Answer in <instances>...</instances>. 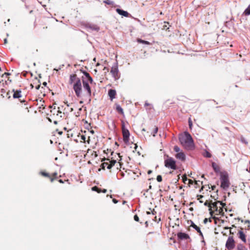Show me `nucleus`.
Here are the masks:
<instances>
[{"label":"nucleus","mask_w":250,"mask_h":250,"mask_svg":"<svg viewBox=\"0 0 250 250\" xmlns=\"http://www.w3.org/2000/svg\"><path fill=\"white\" fill-rule=\"evenodd\" d=\"M165 156L167 157V159H165L164 161L165 166L168 168L176 170L178 167L176 161L172 157H170L168 155H165Z\"/></svg>","instance_id":"3"},{"label":"nucleus","mask_w":250,"mask_h":250,"mask_svg":"<svg viewBox=\"0 0 250 250\" xmlns=\"http://www.w3.org/2000/svg\"><path fill=\"white\" fill-rule=\"evenodd\" d=\"M104 2L105 3L108 4V5L112 4L113 3V2L110 0H105Z\"/></svg>","instance_id":"29"},{"label":"nucleus","mask_w":250,"mask_h":250,"mask_svg":"<svg viewBox=\"0 0 250 250\" xmlns=\"http://www.w3.org/2000/svg\"><path fill=\"white\" fill-rule=\"evenodd\" d=\"M208 220L207 218H205L204 220V223L206 224L208 222Z\"/></svg>","instance_id":"47"},{"label":"nucleus","mask_w":250,"mask_h":250,"mask_svg":"<svg viewBox=\"0 0 250 250\" xmlns=\"http://www.w3.org/2000/svg\"><path fill=\"white\" fill-rule=\"evenodd\" d=\"M73 111V108H70V112H72Z\"/></svg>","instance_id":"61"},{"label":"nucleus","mask_w":250,"mask_h":250,"mask_svg":"<svg viewBox=\"0 0 250 250\" xmlns=\"http://www.w3.org/2000/svg\"><path fill=\"white\" fill-rule=\"evenodd\" d=\"M177 237L179 240H186V239H189V241H191V240L188 235V234L182 232H179L177 233Z\"/></svg>","instance_id":"10"},{"label":"nucleus","mask_w":250,"mask_h":250,"mask_svg":"<svg viewBox=\"0 0 250 250\" xmlns=\"http://www.w3.org/2000/svg\"><path fill=\"white\" fill-rule=\"evenodd\" d=\"M64 104H65L67 106H70V104H69V103H68V102H67V101H66V102H64Z\"/></svg>","instance_id":"46"},{"label":"nucleus","mask_w":250,"mask_h":250,"mask_svg":"<svg viewBox=\"0 0 250 250\" xmlns=\"http://www.w3.org/2000/svg\"><path fill=\"white\" fill-rule=\"evenodd\" d=\"M122 133L123 136V140L125 144H127L129 142L130 133L129 130L125 128L124 124H122Z\"/></svg>","instance_id":"7"},{"label":"nucleus","mask_w":250,"mask_h":250,"mask_svg":"<svg viewBox=\"0 0 250 250\" xmlns=\"http://www.w3.org/2000/svg\"><path fill=\"white\" fill-rule=\"evenodd\" d=\"M83 74L85 76V79L91 83L93 82V79L90 75V74L85 71H82Z\"/></svg>","instance_id":"16"},{"label":"nucleus","mask_w":250,"mask_h":250,"mask_svg":"<svg viewBox=\"0 0 250 250\" xmlns=\"http://www.w3.org/2000/svg\"><path fill=\"white\" fill-rule=\"evenodd\" d=\"M40 87V85H38L36 87V89L39 90Z\"/></svg>","instance_id":"55"},{"label":"nucleus","mask_w":250,"mask_h":250,"mask_svg":"<svg viewBox=\"0 0 250 250\" xmlns=\"http://www.w3.org/2000/svg\"><path fill=\"white\" fill-rule=\"evenodd\" d=\"M188 122V125H189V128H191L192 125V121H191L190 118H189Z\"/></svg>","instance_id":"34"},{"label":"nucleus","mask_w":250,"mask_h":250,"mask_svg":"<svg viewBox=\"0 0 250 250\" xmlns=\"http://www.w3.org/2000/svg\"><path fill=\"white\" fill-rule=\"evenodd\" d=\"M81 138L83 141H85L86 137H85V136L84 135H81Z\"/></svg>","instance_id":"40"},{"label":"nucleus","mask_w":250,"mask_h":250,"mask_svg":"<svg viewBox=\"0 0 250 250\" xmlns=\"http://www.w3.org/2000/svg\"><path fill=\"white\" fill-rule=\"evenodd\" d=\"M13 92L14 94L13 95V97L14 99H18L20 98L21 97V91L20 90H15V89H13Z\"/></svg>","instance_id":"18"},{"label":"nucleus","mask_w":250,"mask_h":250,"mask_svg":"<svg viewBox=\"0 0 250 250\" xmlns=\"http://www.w3.org/2000/svg\"><path fill=\"white\" fill-rule=\"evenodd\" d=\"M203 197V195H200V198H202Z\"/></svg>","instance_id":"64"},{"label":"nucleus","mask_w":250,"mask_h":250,"mask_svg":"<svg viewBox=\"0 0 250 250\" xmlns=\"http://www.w3.org/2000/svg\"><path fill=\"white\" fill-rule=\"evenodd\" d=\"M82 81L84 89L87 91V93L88 96L90 97L91 95V90L88 82L85 79L84 77H82Z\"/></svg>","instance_id":"8"},{"label":"nucleus","mask_w":250,"mask_h":250,"mask_svg":"<svg viewBox=\"0 0 250 250\" xmlns=\"http://www.w3.org/2000/svg\"><path fill=\"white\" fill-rule=\"evenodd\" d=\"M42 85L44 86H46V85H47V83L46 82H44L43 83H42Z\"/></svg>","instance_id":"51"},{"label":"nucleus","mask_w":250,"mask_h":250,"mask_svg":"<svg viewBox=\"0 0 250 250\" xmlns=\"http://www.w3.org/2000/svg\"><path fill=\"white\" fill-rule=\"evenodd\" d=\"M116 109L118 112H119L122 114H124L123 109L121 107V106L120 105H117Z\"/></svg>","instance_id":"21"},{"label":"nucleus","mask_w":250,"mask_h":250,"mask_svg":"<svg viewBox=\"0 0 250 250\" xmlns=\"http://www.w3.org/2000/svg\"><path fill=\"white\" fill-rule=\"evenodd\" d=\"M237 235L238 238L240 239L243 242H246V236L242 230H240L238 231Z\"/></svg>","instance_id":"14"},{"label":"nucleus","mask_w":250,"mask_h":250,"mask_svg":"<svg viewBox=\"0 0 250 250\" xmlns=\"http://www.w3.org/2000/svg\"><path fill=\"white\" fill-rule=\"evenodd\" d=\"M217 203H219L220 205H221L222 206V207H224L225 206H226V204L225 203H224L222 201H218L217 202Z\"/></svg>","instance_id":"38"},{"label":"nucleus","mask_w":250,"mask_h":250,"mask_svg":"<svg viewBox=\"0 0 250 250\" xmlns=\"http://www.w3.org/2000/svg\"><path fill=\"white\" fill-rule=\"evenodd\" d=\"M11 74L8 72H5L4 74H3L1 76L2 77H3L4 76H9Z\"/></svg>","instance_id":"39"},{"label":"nucleus","mask_w":250,"mask_h":250,"mask_svg":"<svg viewBox=\"0 0 250 250\" xmlns=\"http://www.w3.org/2000/svg\"><path fill=\"white\" fill-rule=\"evenodd\" d=\"M231 229V228H229V227H227L225 228V229Z\"/></svg>","instance_id":"59"},{"label":"nucleus","mask_w":250,"mask_h":250,"mask_svg":"<svg viewBox=\"0 0 250 250\" xmlns=\"http://www.w3.org/2000/svg\"><path fill=\"white\" fill-rule=\"evenodd\" d=\"M59 182L60 183H63V181H62V179H60V180H59Z\"/></svg>","instance_id":"56"},{"label":"nucleus","mask_w":250,"mask_h":250,"mask_svg":"<svg viewBox=\"0 0 250 250\" xmlns=\"http://www.w3.org/2000/svg\"><path fill=\"white\" fill-rule=\"evenodd\" d=\"M175 157L182 161H184L186 160V155L182 151L177 153L175 154Z\"/></svg>","instance_id":"13"},{"label":"nucleus","mask_w":250,"mask_h":250,"mask_svg":"<svg viewBox=\"0 0 250 250\" xmlns=\"http://www.w3.org/2000/svg\"><path fill=\"white\" fill-rule=\"evenodd\" d=\"M156 179H157V181L158 182H162V176H161V175H158L157 176Z\"/></svg>","instance_id":"28"},{"label":"nucleus","mask_w":250,"mask_h":250,"mask_svg":"<svg viewBox=\"0 0 250 250\" xmlns=\"http://www.w3.org/2000/svg\"><path fill=\"white\" fill-rule=\"evenodd\" d=\"M107 160L113 166H114L115 164L116 163V160H113L111 161H110L109 159H107Z\"/></svg>","instance_id":"30"},{"label":"nucleus","mask_w":250,"mask_h":250,"mask_svg":"<svg viewBox=\"0 0 250 250\" xmlns=\"http://www.w3.org/2000/svg\"><path fill=\"white\" fill-rule=\"evenodd\" d=\"M151 213L152 214L155 215L156 213V212L155 211L154 209L151 211Z\"/></svg>","instance_id":"48"},{"label":"nucleus","mask_w":250,"mask_h":250,"mask_svg":"<svg viewBox=\"0 0 250 250\" xmlns=\"http://www.w3.org/2000/svg\"><path fill=\"white\" fill-rule=\"evenodd\" d=\"M237 250H247V248L242 244H238L237 246Z\"/></svg>","instance_id":"19"},{"label":"nucleus","mask_w":250,"mask_h":250,"mask_svg":"<svg viewBox=\"0 0 250 250\" xmlns=\"http://www.w3.org/2000/svg\"><path fill=\"white\" fill-rule=\"evenodd\" d=\"M112 201L114 204H116L118 202V201L116 199H113Z\"/></svg>","instance_id":"42"},{"label":"nucleus","mask_w":250,"mask_h":250,"mask_svg":"<svg viewBox=\"0 0 250 250\" xmlns=\"http://www.w3.org/2000/svg\"><path fill=\"white\" fill-rule=\"evenodd\" d=\"M113 166L110 163L108 162V165H107V168L108 169H110Z\"/></svg>","instance_id":"37"},{"label":"nucleus","mask_w":250,"mask_h":250,"mask_svg":"<svg viewBox=\"0 0 250 250\" xmlns=\"http://www.w3.org/2000/svg\"><path fill=\"white\" fill-rule=\"evenodd\" d=\"M4 43L5 44V43H7V40L6 38H5L4 40Z\"/></svg>","instance_id":"54"},{"label":"nucleus","mask_w":250,"mask_h":250,"mask_svg":"<svg viewBox=\"0 0 250 250\" xmlns=\"http://www.w3.org/2000/svg\"><path fill=\"white\" fill-rule=\"evenodd\" d=\"M149 105V104L148 103H145V106H148V105Z\"/></svg>","instance_id":"57"},{"label":"nucleus","mask_w":250,"mask_h":250,"mask_svg":"<svg viewBox=\"0 0 250 250\" xmlns=\"http://www.w3.org/2000/svg\"><path fill=\"white\" fill-rule=\"evenodd\" d=\"M243 14L246 16H248L250 15V4L248 6V7L245 9Z\"/></svg>","instance_id":"20"},{"label":"nucleus","mask_w":250,"mask_h":250,"mask_svg":"<svg viewBox=\"0 0 250 250\" xmlns=\"http://www.w3.org/2000/svg\"><path fill=\"white\" fill-rule=\"evenodd\" d=\"M152 172V170H148V171H147V174H151Z\"/></svg>","instance_id":"52"},{"label":"nucleus","mask_w":250,"mask_h":250,"mask_svg":"<svg viewBox=\"0 0 250 250\" xmlns=\"http://www.w3.org/2000/svg\"><path fill=\"white\" fill-rule=\"evenodd\" d=\"M110 73L115 80L119 79L120 76L118 66V62L117 61L114 62L111 67Z\"/></svg>","instance_id":"5"},{"label":"nucleus","mask_w":250,"mask_h":250,"mask_svg":"<svg viewBox=\"0 0 250 250\" xmlns=\"http://www.w3.org/2000/svg\"><path fill=\"white\" fill-rule=\"evenodd\" d=\"M158 128L157 127H156L153 131V133L152 134L153 136H155L156 134L158 132Z\"/></svg>","instance_id":"33"},{"label":"nucleus","mask_w":250,"mask_h":250,"mask_svg":"<svg viewBox=\"0 0 250 250\" xmlns=\"http://www.w3.org/2000/svg\"><path fill=\"white\" fill-rule=\"evenodd\" d=\"M215 188H216V186L214 185L211 186V188L213 190H214L215 189Z\"/></svg>","instance_id":"45"},{"label":"nucleus","mask_w":250,"mask_h":250,"mask_svg":"<svg viewBox=\"0 0 250 250\" xmlns=\"http://www.w3.org/2000/svg\"><path fill=\"white\" fill-rule=\"evenodd\" d=\"M90 132L92 133V134H94V130H92L90 131Z\"/></svg>","instance_id":"60"},{"label":"nucleus","mask_w":250,"mask_h":250,"mask_svg":"<svg viewBox=\"0 0 250 250\" xmlns=\"http://www.w3.org/2000/svg\"><path fill=\"white\" fill-rule=\"evenodd\" d=\"M104 70H106L107 71H108L109 69L107 67H104L103 69Z\"/></svg>","instance_id":"50"},{"label":"nucleus","mask_w":250,"mask_h":250,"mask_svg":"<svg viewBox=\"0 0 250 250\" xmlns=\"http://www.w3.org/2000/svg\"><path fill=\"white\" fill-rule=\"evenodd\" d=\"M212 167H213V169L215 172H218L219 171V168L218 167L215 163H212Z\"/></svg>","instance_id":"23"},{"label":"nucleus","mask_w":250,"mask_h":250,"mask_svg":"<svg viewBox=\"0 0 250 250\" xmlns=\"http://www.w3.org/2000/svg\"><path fill=\"white\" fill-rule=\"evenodd\" d=\"M85 27L92 31H98L100 30V27L96 24L87 23L85 24Z\"/></svg>","instance_id":"11"},{"label":"nucleus","mask_w":250,"mask_h":250,"mask_svg":"<svg viewBox=\"0 0 250 250\" xmlns=\"http://www.w3.org/2000/svg\"><path fill=\"white\" fill-rule=\"evenodd\" d=\"M244 223H245V224H248L249 225L250 223V221L249 220H246L245 221Z\"/></svg>","instance_id":"43"},{"label":"nucleus","mask_w":250,"mask_h":250,"mask_svg":"<svg viewBox=\"0 0 250 250\" xmlns=\"http://www.w3.org/2000/svg\"><path fill=\"white\" fill-rule=\"evenodd\" d=\"M145 224H146V227H147L148 226V222L147 221H146L145 222Z\"/></svg>","instance_id":"58"},{"label":"nucleus","mask_w":250,"mask_h":250,"mask_svg":"<svg viewBox=\"0 0 250 250\" xmlns=\"http://www.w3.org/2000/svg\"><path fill=\"white\" fill-rule=\"evenodd\" d=\"M134 219L136 222H139V218L138 216V215H136V214L134 216Z\"/></svg>","instance_id":"35"},{"label":"nucleus","mask_w":250,"mask_h":250,"mask_svg":"<svg viewBox=\"0 0 250 250\" xmlns=\"http://www.w3.org/2000/svg\"><path fill=\"white\" fill-rule=\"evenodd\" d=\"M92 190L93 191H96L98 193H100V192H102L101 189L99 188L98 187H97L96 186H94V187H92Z\"/></svg>","instance_id":"25"},{"label":"nucleus","mask_w":250,"mask_h":250,"mask_svg":"<svg viewBox=\"0 0 250 250\" xmlns=\"http://www.w3.org/2000/svg\"><path fill=\"white\" fill-rule=\"evenodd\" d=\"M41 174L45 177H49V175L48 173L45 172H41Z\"/></svg>","instance_id":"32"},{"label":"nucleus","mask_w":250,"mask_h":250,"mask_svg":"<svg viewBox=\"0 0 250 250\" xmlns=\"http://www.w3.org/2000/svg\"><path fill=\"white\" fill-rule=\"evenodd\" d=\"M137 42L139 43H143V44H147V45L150 44V42H148V41L143 40L141 39H138Z\"/></svg>","instance_id":"22"},{"label":"nucleus","mask_w":250,"mask_h":250,"mask_svg":"<svg viewBox=\"0 0 250 250\" xmlns=\"http://www.w3.org/2000/svg\"><path fill=\"white\" fill-rule=\"evenodd\" d=\"M73 84V88L77 97H80L82 93L81 79L76 74H71L69 77V83Z\"/></svg>","instance_id":"1"},{"label":"nucleus","mask_w":250,"mask_h":250,"mask_svg":"<svg viewBox=\"0 0 250 250\" xmlns=\"http://www.w3.org/2000/svg\"><path fill=\"white\" fill-rule=\"evenodd\" d=\"M235 246V241L233 237L232 236H229L226 243V248L228 250H232L234 248Z\"/></svg>","instance_id":"6"},{"label":"nucleus","mask_w":250,"mask_h":250,"mask_svg":"<svg viewBox=\"0 0 250 250\" xmlns=\"http://www.w3.org/2000/svg\"><path fill=\"white\" fill-rule=\"evenodd\" d=\"M203 155L204 157H206L207 158H210L211 157V154L206 150H205V152Z\"/></svg>","instance_id":"24"},{"label":"nucleus","mask_w":250,"mask_h":250,"mask_svg":"<svg viewBox=\"0 0 250 250\" xmlns=\"http://www.w3.org/2000/svg\"><path fill=\"white\" fill-rule=\"evenodd\" d=\"M181 144L186 149H193L195 147L193 140L191 135L188 132H184L179 137Z\"/></svg>","instance_id":"2"},{"label":"nucleus","mask_w":250,"mask_h":250,"mask_svg":"<svg viewBox=\"0 0 250 250\" xmlns=\"http://www.w3.org/2000/svg\"><path fill=\"white\" fill-rule=\"evenodd\" d=\"M182 180L183 181V182L185 183L186 181H187L188 180V179L186 175H183L182 176Z\"/></svg>","instance_id":"31"},{"label":"nucleus","mask_w":250,"mask_h":250,"mask_svg":"<svg viewBox=\"0 0 250 250\" xmlns=\"http://www.w3.org/2000/svg\"><path fill=\"white\" fill-rule=\"evenodd\" d=\"M190 226L194 228L199 233V235L203 238V235L201 231L200 228L195 225L192 221H191V224Z\"/></svg>","instance_id":"15"},{"label":"nucleus","mask_w":250,"mask_h":250,"mask_svg":"<svg viewBox=\"0 0 250 250\" xmlns=\"http://www.w3.org/2000/svg\"><path fill=\"white\" fill-rule=\"evenodd\" d=\"M217 202H214L212 203L209 206V213L211 215H212L213 213V211L211 210V208H214L215 211H218L219 213L220 214L223 211V208H220L219 210L218 209L217 207Z\"/></svg>","instance_id":"9"},{"label":"nucleus","mask_w":250,"mask_h":250,"mask_svg":"<svg viewBox=\"0 0 250 250\" xmlns=\"http://www.w3.org/2000/svg\"><path fill=\"white\" fill-rule=\"evenodd\" d=\"M173 149L175 152L177 153L181 152L180 147L177 146H174Z\"/></svg>","instance_id":"27"},{"label":"nucleus","mask_w":250,"mask_h":250,"mask_svg":"<svg viewBox=\"0 0 250 250\" xmlns=\"http://www.w3.org/2000/svg\"><path fill=\"white\" fill-rule=\"evenodd\" d=\"M241 141L244 143H245L246 144H248V142L247 141H245V139L243 138V137H242L241 138Z\"/></svg>","instance_id":"41"},{"label":"nucleus","mask_w":250,"mask_h":250,"mask_svg":"<svg viewBox=\"0 0 250 250\" xmlns=\"http://www.w3.org/2000/svg\"><path fill=\"white\" fill-rule=\"evenodd\" d=\"M153 220L155 222H156L158 223L159 221H161V218H157V216H155L154 217V219H153Z\"/></svg>","instance_id":"36"},{"label":"nucleus","mask_w":250,"mask_h":250,"mask_svg":"<svg viewBox=\"0 0 250 250\" xmlns=\"http://www.w3.org/2000/svg\"><path fill=\"white\" fill-rule=\"evenodd\" d=\"M116 11L118 14L125 17H128L129 14L126 11H125L122 9L117 8Z\"/></svg>","instance_id":"12"},{"label":"nucleus","mask_w":250,"mask_h":250,"mask_svg":"<svg viewBox=\"0 0 250 250\" xmlns=\"http://www.w3.org/2000/svg\"><path fill=\"white\" fill-rule=\"evenodd\" d=\"M107 165H108V162H104L101 165V167L103 169H104L105 167H107Z\"/></svg>","instance_id":"26"},{"label":"nucleus","mask_w":250,"mask_h":250,"mask_svg":"<svg viewBox=\"0 0 250 250\" xmlns=\"http://www.w3.org/2000/svg\"><path fill=\"white\" fill-rule=\"evenodd\" d=\"M229 231L230 234H234V233L235 232V231H232L231 229H230Z\"/></svg>","instance_id":"44"},{"label":"nucleus","mask_w":250,"mask_h":250,"mask_svg":"<svg viewBox=\"0 0 250 250\" xmlns=\"http://www.w3.org/2000/svg\"><path fill=\"white\" fill-rule=\"evenodd\" d=\"M204 205H205V206H208V207H209V205H208V202H207V201H206V202L204 203Z\"/></svg>","instance_id":"49"},{"label":"nucleus","mask_w":250,"mask_h":250,"mask_svg":"<svg viewBox=\"0 0 250 250\" xmlns=\"http://www.w3.org/2000/svg\"><path fill=\"white\" fill-rule=\"evenodd\" d=\"M151 188H152L151 186V185H150V186H149V189H151Z\"/></svg>","instance_id":"63"},{"label":"nucleus","mask_w":250,"mask_h":250,"mask_svg":"<svg viewBox=\"0 0 250 250\" xmlns=\"http://www.w3.org/2000/svg\"><path fill=\"white\" fill-rule=\"evenodd\" d=\"M107 191V190L106 189H104L102 190V192H103V193H106Z\"/></svg>","instance_id":"53"},{"label":"nucleus","mask_w":250,"mask_h":250,"mask_svg":"<svg viewBox=\"0 0 250 250\" xmlns=\"http://www.w3.org/2000/svg\"><path fill=\"white\" fill-rule=\"evenodd\" d=\"M146 214H150V212L149 211H147L146 212Z\"/></svg>","instance_id":"62"},{"label":"nucleus","mask_w":250,"mask_h":250,"mask_svg":"<svg viewBox=\"0 0 250 250\" xmlns=\"http://www.w3.org/2000/svg\"><path fill=\"white\" fill-rule=\"evenodd\" d=\"M220 181L221 188L225 190L227 189L230 185L228 174L227 173L221 174Z\"/></svg>","instance_id":"4"},{"label":"nucleus","mask_w":250,"mask_h":250,"mask_svg":"<svg viewBox=\"0 0 250 250\" xmlns=\"http://www.w3.org/2000/svg\"><path fill=\"white\" fill-rule=\"evenodd\" d=\"M108 94L111 100H112L113 99L115 98L116 91L115 89H110L108 90Z\"/></svg>","instance_id":"17"}]
</instances>
